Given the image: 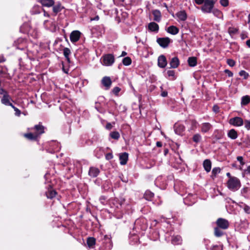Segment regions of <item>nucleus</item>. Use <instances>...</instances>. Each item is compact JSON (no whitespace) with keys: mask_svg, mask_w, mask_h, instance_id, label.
<instances>
[{"mask_svg":"<svg viewBox=\"0 0 250 250\" xmlns=\"http://www.w3.org/2000/svg\"><path fill=\"white\" fill-rule=\"evenodd\" d=\"M179 29L174 25L170 26L167 29V32L172 35H176L179 33Z\"/></svg>","mask_w":250,"mask_h":250,"instance_id":"obj_22","label":"nucleus"},{"mask_svg":"<svg viewBox=\"0 0 250 250\" xmlns=\"http://www.w3.org/2000/svg\"><path fill=\"white\" fill-rule=\"evenodd\" d=\"M109 137L114 140H118L120 137V134L119 132L114 131L111 132L109 134Z\"/></svg>","mask_w":250,"mask_h":250,"instance_id":"obj_28","label":"nucleus"},{"mask_svg":"<svg viewBox=\"0 0 250 250\" xmlns=\"http://www.w3.org/2000/svg\"><path fill=\"white\" fill-rule=\"evenodd\" d=\"M188 65L191 67H194L197 65V59L196 57H189L188 60Z\"/></svg>","mask_w":250,"mask_h":250,"instance_id":"obj_26","label":"nucleus"},{"mask_svg":"<svg viewBox=\"0 0 250 250\" xmlns=\"http://www.w3.org/2000/svg\"><path fill=\"white\" fill-rule=\"evenodd\" d=\"M128 155L126 152L122 153L120 154L119 159L120 164L122 165H125L126 164L128 160Z\"/></svg>","mask_w":250,"mask_h":250,"instance_id":"obj_13","label":"nucleus"},{"mask_svg":"<svg viewBox=\"0 0 250 250\" xmlns=\"http://www.w3.org/2000/svg\"><path fill=\"white\" fill-rule=\"evenodd\" d=\"M227 62V64L231 67L234 66L235 64V62L233 60L230 59H228Z\"/></svg>","mask_w":250,"mask_h":250,"instance_id":"obj_44","label":"nucleus"},{"mask_svg":"<svg viewBox=\"0 0 250 250\" xmlns=\"http://www.w3.org/2000/svg\"><path fill=\"white\" fill-rule=\"evenodd\" d=\"M174 130L176 134H181V133L184 130V127L183 125L175 124L174 126Z\"/></svg>","mask_w":250,"mask_h":250,"instance_id":"obj_24","label":"nucleus"},{"mask_svg":"<svg viewBox=\"0 0 250 250\" xmlns=\"http://www.w3.org/2000/svg\"><path fill=\"white\" fill-rule=\"evenodd\" d=\"M113 126L110 123H108L106 125V126H105V128L106 129H108V130H110L112 129Z\"/></svg>","mask_w":250,"mask_h":250,"instance_id":"obj_55","label":"nucleus"},{"mask_svg":"<svg viewBox=\"0 0 250 250\" xmlns=\"http://www.w3.org/2000/svg\"><path fill=\"white\" fill-rule=\"evenodd\" d=\"M100 172L99 169L95 167H91L90 168L89 170V175L92 177H97Z\"/></svg>","mask_w":250,"mask_h":250,"instance_id":"obj_18","label":"nucleus"},{"mask_svg":"<svg viewBox=\"0 0 250 250\" xmlns=\"http://www.w3.org/2000/svg\"><path fill=\"white\" fill-rule=\"evenodd\" d=\"M56 194V192L52 188L48 189V191L46 192V197H47V198L49 199H52L53 197H54Z\"/></svg>","mask_w":250,"mask_h":250,"instance_id":"obj_29","label":"nucleus"},{"mask_svg":"<svg viewBox=\"0 0 250 250\" xmlns=\"http://www.w3.org/2000/svg\"><path fill=\"white\" fill-rule=\"evenodd\" d=\"M245 127L248 130L250 129V121L248 120L245 121Z\"/></svg>","mask_w":250,"mask_h":250,"instance_id":"obj_50","label":"nucleus"},{"mask_svg":"<svg viewBox=\"0 0 250 250\" xmlns=\"http://www.w3.org/2000/svg\"><path fill=\"white\" fill-rule=\"evenodd\" d=\"M214 234L216 237H220L223 235V232L221 230L219 227L214 229Z\"/></svg>","mask_w":250,"mask_h":250,"instance_id":"obj_38","label":"nucleus"},{"mask_svg":"<svg viewBox=\"0 0 250 250\" xmlns=\"http://www.w3.org/2000/svg\"><path fill=\"white\" fill-rule=\"evenodd\" d=\"M167 64L166 57L163 55H160L158 58V65L160 68H165Z\"/></svg>","mask_w":250,"mask_h":250,"instance_id":"obj_8","label":"nucleus"},{"mask_svg":"<svg viewBox=\"0 0 250 250\" xmlns=\"http://www.w3.org/2000/svg\"><path fill=\"white\" fill-rule=\"evenodd\" d=\"M179 60L177 57L172 58L169 62L170 67L172 68H176L178 67L179 65Z\"/></svg>","mask_w":250,"mask_h":250,"instance_id":"obj_15","label":"nucleus"},{"mask_svg":"<svg viewBox=\"0 0 250 250\" xmlns=\"http://www.w3.org/2000/svg\"><path fill=\"white\" fill-rule=\"evenodd\" d=\"M228 136L230 139L234 140L237 138L238 134L235 129H231L229 131L228 133Z\"/></svg>","mask_w":250,"mask_h":250,"instance_id":"obj_23","label":"nucleus"},{"mask_svg":"<svg viewBox=\"0 0 250 250\" xmlns=\"http://www.w3.org/2000/svg\"><path fill=\"white\" fill-rule=\"evenodd\" d=\"M156 146L158 147H161L162 146V143L161 142L158 141L156 142Z\"/></svg>","mask_w":250,"mask_h":250,"instance_id":"obj_58","label":"nucleus"},{"mask_svg":"<svg viewBox=\"0 0 250 250\" xmlns=\"http://www.w3.org/2000/svg\"><path fill=\"white\" fill-rule=\"evenodd\" d=\"M225 72L228 75L229 77H230L233 76V73L229 70L226 69Z\"/></svg>","mask_w":250,"mask_h":250,"instance_id":"obj_54","label":"nucleus"},{"mask_svg":"<svg viewBox=\"0 0 250 250\" xmlns=\"http://www.w3.org/2000/svg\"><path fill=\"white\" fill-rule=\"evenodd\" d=\"M212 127V125L209 123H204L201 125V131L204 133L207 132Z\"/></svg>","mask_w":250,"mask_h":250,"instance_id":"obj_21","label":"nucleus"},{"mask_svg":"<svg viewBox=\"0 0 250 250\" xmlns=\"http://www.w3.org/2000/svg\"><path fill=\"white\" fill-rule=\"evenodd\" d=\"M81 32L78 30L73 31L70 35V39L71 42H75L79 41L80 38Z\"/></svg>","mask_w":250,"mask_h":250,"instance_id":"obj_9","label":"nucleus"},{"mask_svg":"<svg viewBox=\"0 0 250 250\" xmlns=\"http://www.w3.org/2000/svg\"><path fill=\"white\" fill-rule=\"evenodd\" d=\"M203 167L205 170L207 172H209L211 168V163L209 159L205 160L203 162Z\"/></svg>","mask_w":250,"mask_h":250,"instance_id":"obj_19","label":"nucleus"},{"mask_svg":"<svg viewBox=\"0 0 250 250\" xmlns=\"http://www.w3.org/2000/svg\"><path fill=\"white\" fill-rule=\"evenodd\" d=\"M101 63L103 65L111 66L115 62V58L113 55L107 54L104 55L101 59Z\"/></svg>","mask_w":250,"mask_h":250,"instance_id":"obj_3","label":"nucleus"},{"mask_svg":"<svg viewBox=\"0 0 250 250\" xmlns=\"http://www.w3.org/2000/svg\"><path fill=\"white\" fill-rule=\"evenodd\" d=\"M161 95L163 97H166L167 96V92H163L162 93Z\"/></svg>","mask_w":250,"mask_h":250,"instance_id":"obj_61","label":"nucleus"},{"mask_svg":"<svg viewBox=\"0 0 250 250\" xmlns=\"http://www.w3.org/2000/svg\"><path fill=\"white\" fill-rule=\"evenodd\" d=\"M148 29L151 32L157 33L159 29V25L155 22H151L148 25Z\"/></svg>","mask_w":250,"mask_h":250,"instance_id":"obj_12","label":"nucleus"},{"mask_svg":"<svg viewBox=\"0 0 250 250\" xmlns=\"http://www.w3.org/2000/svg\"><path fill=\"white\" fill-rule=\"evenodd\" d=\"M221 171V169L219 167H214L213 168L211 173V177L212 178L215 177L216 175L219 174Z\"/></svg>","mask_w":250,"mask_h":250,"instance_id":"obj_35","label":"nucleus"},{"mask_svg":"<svg viewBox=\"0 0 250 250\" xmlns=\"http://www.w3.org/2000/svg\"><path fill=\"white\" fill-rule=\"evenodd\" d=\"M99 16H97L95 17L94 19H91V20H92H92H96V21H98V20H99Z\"/></svg>","mask_w":250,"mask_h":250,"instance_id":"obj_63","label":"nucleus"},{"mask_svg":"<svg viewBox=\"0 0 250 250\" xmlns=\"http://www.w3.org/2000/svg\"><path fill=\"white\" fill-rule=\"evenodd\" d=\"M239 75L243 77L244 79H247L249 76V74L244 70H241L239 72Z\"/></svg>","mask_w":250,"mask_h":250,"instance_id":"obj_40","label":"nucleus"},{"mask_svg":"<svg viewBox=\"0 0 250 250\" xmlns=\"http://www.w3.org/2000/svg\"><path fill=\"white\" fill-rule=\"evenodd\" d=\"M11 98L10 95L8 93H5L4 95L2 96V98L1 99V103L5 105H9L12 106L13 105L10 102V100Z\"/></svg>","mask_w":250,"mask_h":250,"instance_id":"obj_10","label":"nucleus"},{"mask_svg":"<svg viewBox=\"0 0 250 250\" xmlns=\"http://www.w3.org/2000/svg\"><path fill=\"white\" fill-rule=\"evenodd\" d=\"M213 110L215 113L219 112V106L218 105H214L213 106Z\"/></svg>","mask_w":250,"mask_h":250,"instance_id":"obj_53","label":"nucleus"},{"mask_svg":"<svg viewBox=\"0 0 250 250\" xmlns=\"http://www.w3.org/2000/svg\"><path fill=\"white\" fill-rule=\"evenodd\" d=\"M62 9V7L60 3H58L53 6V11L56 14L60 12Z\"/></svg>","mask_w":250,"mask_h":250,"instance_id":"obj_30","label":"nucleus"},{"mask_svg":"<svg viewBox=\"0 0 250 250\" xmlns=\"http://www.w3.org/2000/svg\"><path fill=\"white\" fill-rule=\"evenodd\" d=\"M40 2L42 6L51 7L55 4L54 0H40Z\"/></svg>","mask_w":250,"mask_h":250,"instance_id":"obj_16","label":"nucleus"},{"mask_svg":"<svg viewBox=\"0 0 250 250\" xmlns=\"http://www.w3.org/2000/svg\"><path fill=\"white\" fill-rule=\"evenodd\" d=\"M17 43H25V41L23 39H19L17 41Z\"/></svg>","mask_w":250,"mask_h":250,"instance_id":"obj_57","label":"nucleus"},{"mask_svg":"<svg viewBox=\"0 0 250 250\" xmlns=\"http://www.w3.org/2000/svg\"><path fill=\"white\" fill-rule=\"evenodd\" d=\"M211 250H222V248L220 246L215 245L212 246L211 249Z\"/></svg>","mask_w":250,"mask_h":250,"instance_id":"obj_48","label":"nucleus"},{"mask_svg":"<svg viewBox=\"0 0 250 250\" xmlns=\"http://www.w3.org/2000/svg\"><path fill=\"white\" fill-rule=\"evenodd\" d=\"M11 107L13 108V109L15 111V115L17 116H18V117L20 116L21 114V111L18 108L15 107L14 105H12V106Z\"/></svg>","mask_w":250,"mask_h":250,"instance_id":"obj_42","label":"nucleus"},{"mask_svg":"<svg viewBox=\"0 0 250 250\" xmlns=\"http://www.w3.org/2000/svg\"><path fill=\"white\" fill-rule=\"evenodd\" d=\"M216 0H205V2L201 7L202 12L204 13H211L214 8Z\"/></svg>","mask_w":250,"mask_h":250,"instance_id":"obj_2","label":"nucleus"},{"mask_svg":"<svg viewBox=\"0 0 250 250\" xmlns=\"http://www.w3.org/2000/svg\"><path fill=\"white\" fill-rule=\"evenodd\" d=\"M217 226L222 229H226L229 227V222L226 219L223 218H219L216 221Z\"/></svg>","mask_w":250,"mask_h":250,"instance_id":"obj_5","label":"nucleus"},{"mask_svg":"<svg viewBox=\"0 0 250 250\" xmlns=\"http://www.w3.org/2000/svg\"><path fill=\"white\" fill-rule=\"evenodd\" d=\"M238 32V29L234 27H229L228 29V32L231 36H233Z\"/></svg>","mask_w":250,"mask_h":250,"instance_id":"obj_36","label":"nucleus"},{"mask_svg":"<svg viewBox=\"0 0 250 250\" xmlns=\"http://www.w3.org/2000/svg\"><path fill=\"white\" fill-rule=\"evenodd\" d=\"M229 123L230 125L235 126H241L243 125V119L239 117H235L229 119Z\"/></svg>","mask_w":250,"mask_h":250,"instance_id":"obj_4","label":"nucleus"},{"mask_svg":"<svg viewBox=\"0 0 250 250\" xmlns=\"http://www.w3.org/2000/svg\"><path fill=\"white\" fill-rule=\"evenodd\" d=\"M63 53L67 61L69 62V56L71 53L70 50L68 48L65 47L63 49Z\"/></svg>","mask_w":250,"mask_h":250,"instance_id":"obj_34","label":"nucleus"},{"mask_svg":"<svg viewBox=\"0 0 250 250\" xmlns=\"http://www.w3.org/2000/svg\"><path fill=\"white\" fill-rule=\"evenodd\" d=\"M246 44L249 47H250V40H249L246 42Z\"/></svg>","mask_w":250,"mask_h":250,"instance_id":"obj_62","label":"nucleus"},{"mask_svg":"<svg viewBox=\"0 0 250 250\" xmlns=\"http://www.w3.org/2000/svg\"><path fill=\"white\" fill-rule=\"evenodd\" d=\"M237 160L239 161L241 165H244V162H243V158L242 156H238L237 157Z\"/></svg>","mask_w":250,"mask_h":250,"instance_id":"obj_51","label":"nucleus"},{"mask_svg":"<svg viewBox=\"0 0 250 250\" xmlns=\"http://www.w3.org/2000/svg\"><path fill=\"white\" fill-rule=\"evenodd\" d=\"M153 196V193L149 190H146L144 194V198L147 200H151Z\"/></svg>","mask_w":250,"mask_h":250,"instance_id":"obj_31","label":"nucleus"},{"mask_svg":"<svg viewBox=\"0 0 250 250\" xmlns=\"http://www.w3.org/2000/svg\"><path fill=\"white\" fill-rule=\"evenodd\" d=\"M176 17L178 18V21H185L188 18L186 12L185 10H181L177 12L175 14Z\"/></svg>","mask_w":250,"mask_h":250,"instance_id":"obj_7","label":"nucleus"},{"mask_svg":"<svg viewBox=\"0 0 250 250\" xmlns=\"http://www.w3.org/2000/svg\"><path fill=\"white\" fill-rule=\"evenodd\" d=\"M247 171L248 173H249L250 174V166L248 167Z\"/></svg>","mask_w":250,"mask_h":250,"instance_id":"obj_64","label":"nucleus"},{"mask_svg":"<svg viewBox=\"0 0 250 250\" xmlns=\"http://www.w3.org/2000/svg\"><path fill=\"white\" fill-rule=\"evenodd\" d=\"M211 13L213 14V15L219 19H222L223 17V13L218 9L214 8L211 11Z\"/></svg>","mask_w":250,"mask_h":250,"instance_id":"obj_25","label":"nucleus"},{"mask_svg":"<svg viewBox=\"0 0 250 250\" xmlns=\"http://www.w3.org/2000/svg\"><path fill=\"white\" fill-rule=\"evenodd\" d=\"M120 90H121V89L119 87H115L113 89L112 92L114 94L117 95L119 93V92L120 91Z\"/></svg>","mask_w":250,"mask_h":250,"instance_id":"obj_47","label":"nucleus"},{"mask_svg":"<svg viewBox=\"0 0 250 250\" xmlns=\"http://www.w3.org/2000/svg\"><path fill=\"white\" fill-rule=\"evenodd\" d=\"M102 83L103 85L106 87V89H108L110 88L112 82L110 77H104L102 80Z\"/></svg>","mask_w":250,"mask_h":250,"instance_id":"obj_14","label":"nucleus"},{"mask_svg":"<svg viewBox=\"0 0 250 250\" xmlns=\"http://www.w3.org/2000/svg\"><path fill=\"white\" fill-rule=\"evenodd\" d=\"M171 243L173 245H180L182 243V239L180 236H173L171 238Z\"/></svg>","mask_w":250,"mask_h":250,"instance_id":"obj_20","label":"nucleus"},{"mask_svg":"<svg viewBox=\"0 0 250 250\" xmlns=\"http://www.w3.org/2000/svg\"><path fill=\"white\" fill-rule=\"evenodd\" d=\"M122 62L125 65L127 66L131 64V60L129 57H126L123 59Z\"/></svg>","mask_w":250,"mask_h":250,"instance_id":"obj_37","label":"nucleus"},{"mask_svg":"<svg viewBox=\"0 0 250 250\" xmlns=\"http://www.w3.org/2000/svg\"><path fill=\"white\" fill-rule=\"evenodd\" d=\"M167 74L168 77H172L173 79H175V72L173 70H168L167 71Z\"/></svg>","mask_w":250,"mask_h":250,"instance_id":"obj_46","label":"nucleus"},{"mask_svg":"<svg viewBox=\"0 0 250 250\" xmlns=\"http://www.w3.org/2000/svg\"><path fill=\"white\" fill-rule=\"evenodd\" d=\"M33 129L35 131V133L38 135V137L44 132V127L40 123L35 125Z\"/></svg>","mask_w":250,"mask_h":250,"instance_id":"obj_11","label":"nucleus"},{"mask_svg":"<svg viewBox=\"0 0 250 250\" xmlns=\"http://www.w3.org/2000/svg\"><path fill=\"white\" fill-rule=\"evenodd\" d=\"M226 175L229 178V179H230V178H235L236 177L231 176L230 175V173L229 172L227 173Z\"/></svg>","mask_w":250,"mask_h":250,"instance_id":"obj_60","label":"nucleus"},{"mask_svg":"<svg viewBox=\"0 0 250 250\" xmlns=\"http://www.w3.org/2000/svg\"><path fill=\"white\" fill-rule=\"evenodd\" d=\"M43 12H44V14H43L44 16L46 17H50L49 14L47 12H46L45 10H43Z\"/></svg>","mask_w":250,"mask_h":250,"instance_id":"obj_59","label":"nucleus"},{"mask_svg":"<svg viewBox=\"0 0 250 250\" xmlns=\"http://www.w3.org/2000/svg\"><path fill=\"white\" fill-rule=\"evenodd\" d=\"M243 210L244 211L248 214L250 213V207L247 205H243Z\"/></svg>","mask_w":250,"mask_h":250,"instance_id":"obj_45","label":"nucleus"},{"mask_svg":"<svg viewBox=\"0 0 250 250\" xmlns=\"http://www.w3.org/2000/svg\"><path fill=\"white\" fill-rule=\"evenodd\" d=\"M250 102V98L249 96H245L242 97L241 104L242 105L248 104Z\"/></svg>","mask_w":250,"mask_h":250,"instance_id":"obj_32","label":"nucleus"},{"mask_svg":"<svg viewBox=\"0 0 250 250\" xmlns=\"http://www.w3.org/2000/svg\"><path fill=\"white\" fill-rule=\"evenodd\" d=\"M156 41L160 46L163 48H166L170 42V39L168 37L159 38Z\"/></svg>","mask_w":250,"mask_h":250,"instance_id":"obj_6","label":"nucleus"},{"mask_svg":"<svg viewBox=\"0 0 250 250\" xmlns=\"http://www.w3.org/2000/svg\"><path fill=\"white\" fill-rule=\"evenodd\" d=\"M24 136L27 139L30 140H36L38 138V135L36 134L35 133H29L25 134Z\"/></svg>","mask_w":250,"mask_h":250,"instance_id":"obj_27","label":"nucleus"},{"mask_svg":"<svg viewBox=\"0 0 250 250\" xmlns=\"http://www.w3.org/2000/svg\"><path fill=\"white\" fill-rule=\"evenodd\" d=\"M40 8L39 7V6H35L33 7L31 12L34 14H38V13H40Z\"/></svg>","mask_w":250,"mask_h":250,"instance_id":"obj_41","label":"nucleus"},{"mask_svg":"<svg viewBox=\"0 0 250 250\" xmlns=\"http://www.w3.org/2000/svg\"><path fill=\"white\" fill-rule=\"evenodd\" d=\"M152 15H153V20L157 22L160 21L161 20V13L159 10H154L152 11Z\"/></svg>","mask_w":250,"mask_h":250,"instance_id":"obj_17","label":"nucleus"},{"mask_svg":"<svg viewBox=\"0 0 250 250\" xmlns=\"http://www.w3.org/2000/svg\"><path fill=\"white\" fill-rule=\"evenodd\" d=\"M241 184L240 180L237 178H230L227 183V188L231 191H236L241 187Z\"/></svg>","mask_w":250,"mask_h":250,"instance_id":"obj_1","label":"nucleus"},{"mask_svg":"<svg viewBox=\"0 0 250 250\" xmlns=\"http://www.w3.org/2000/svg\"><path fill=\"white\" fill-rule=\"evenodd\" d=\"M201 140V136L199 134H196L193 137V141L195 143L199 142Z\"/></svg>","mask_w":250,"mask_h":250,"instance_id":"obj_39","label":"nucleus"},{"mask_svg":"<svg viewBox=\"0 0 250 250\" xmlns=\"http://www.w3.org/2000/svg\"><path fill=\"white\" fill-rule=\"evenodd\" d=\"M194 2L198 5L203 4L205 1V0H193Z\"/></svg>","mask_w":250,"mask_h":250,"instance_id":"obj_49","label":"nucleus"},{"mask_svg":"<svg viewBox=\"0 0 250 250\" xmlns=\"http://www.w3.org/2000/svg\"><path fill=\"white\" fill-rule=\"evenodd\" d=\"M221 5L223 7H227L229 5V0H220Z\"/></svg>","mask_w":250,"mask_h":250,"instance_id":"obj_43","label":"nucleus"},{"mask_svg":"<svg viewBox=\"0 0 250 250\" xmlns=\"http://www.w3.org/2000/svg\"><path fill=\"white\" fill-rule=\"evenodd\" d=\"M248 188H244L241 189V193L242 194H246L248 191Z\"/></svg>","mask_w":250,"mask_h":250,"instance_id":"obj_56","label":"nucleus"},{"mask_svg":"<svg viewBox=\"0 0 250 250\" xmlns=\"http://www.w3.org/2000/svg\"><path fill=\"white\" fill-rule=\"evenodd\" d=\"M105 158H106V160H108L112 159L113 158V155H112V153H108L106 154V155H105Z\"/></svg>","mask_w":250,"mask_h":250,"instance_id":"obj_52","label":"nucleus"},{"mask_svg":"<svg viewBox=\"0 0 250 250\" xmlns=\"http://www.w3.org/2000/svg\"><path fill=\"white\" fill-rule=\"evenodd\" d=\"M96 240L93 237H89L87 240V244L89 248H92L95 245Z\"/></svg>","mask_w":250,"mask_h":250,"instance_id":"obj_33","label":"nucleus"}]
</instances>
